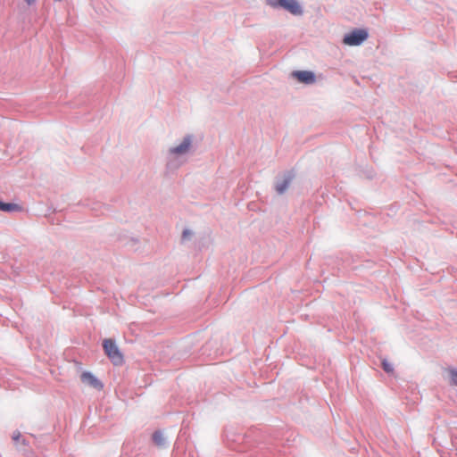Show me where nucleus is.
<instances>
[{
    "label": "nucleus",
    "mask_w": 457,
    "mask_h": 457,
    "mask_svg": "<svg viewBox=\"0 0 457 457\" xmlns=\"http://www.w3.org/2000/svg\"><path fill=\"white\" fill-rule=\"evenodd\" d=\"M105 354L114 365H120L123 362V356L119 348L112 339H105L103 343Z\"/></svg>",
    "instance_id": "1"
},
{
    "label": "nucleus",
    "mask_w": 457,
    "mask_h": 457,
    "mask_svg": "<svg viewBox=\"0 0 457 457\" xmlns=\"http://www.w3.org/2000/svg\"><path fill=\"white\" fill-rule=\"evenodd\" d=\"M368 38V32L365 29H354L345 35L343 43L347 46H359Z\"/></svg>",
    "instance_id": "2"
},
{
    "label": "nucleus",
    "mask_w": 457,
    "mask_h": 457,
    "mask_svg": "<svg viewBox=\"0 0 457 457\" xmlns=\"http://www.w3.org/2000/svg\"><path fill=\"white\" fill-rule=\"evenodd\" d=\"M277 4L287 10L294 15H299L302 13V9L295 0H278L276 4H273V5Z\"/></svg>",
    "instance_id": "3"
},
{
    "label": "nucleus",
    "mask_w": 457,
    "mask_h": 457,
    "mask_svg": "<svg viewBox=\"0 0 457 457\" xmlns=\"http://www.w3.org/2000/svg\"><path fill=\"white\" fill-rule=\"evenodd\" d=\"M80 379L85 385L89 386L95 389L101 390L104 387L102 382L88 371H84L80 376Z\"/></svg>",
    "instance_id": "4"
},
{
    "label": "nucleus",
    "mask_w": 457,
    "mask_h": 457,
    "mask_svg": "<svg viewBox=\"0 0 457 457\" xmlns=\"http://www.w3.org/2000/svg\"><path fill=\"white\" fill-rule=\"evenodd\" d=\"M293 77L298 81L305 84H312L315 81V76L312 71H294Z\"/></svg>",
    "instance_id": "5"
},
{
    "label": "nucleus",
    "mask_w": 457,
    "mask_h": 457,
    "mask_svg": "<svg viewBox=\"0 0 457 457\" xmlns=\"http://www.w3.org/2000/svg\"><path fill=\"white\" fill-rule=\"evenodd\" d=\"M190 145H191L190 138L186 137V138H184V140L182 141V143L179 145L171 148L170 153L175 154H185L189 150Z\"/></svg>",
    "instance_id": "6"
},
{
    "label": "nucleus",
    "mask_w": 457,
    "mask_h": 457,
    "mask_svg": "<svg viewBox=\"0 0 457 457\" xmlns=\"http://www.w3.org/2000/svg\"><path fill=\"white\" fill-rule=\"evenodd\" d=\"M292 179H293V175H289L281 183H278L276 186V190L278 191V194H283L287 190V188L288 187V186L291 183Z\"/></svg>",
    "instance_id": "7"
},
{
    "label": "nucleus",
    "mask_w": 457,
    "mask_h": 457,
    "mask_svg": "<svg viewBox=\"0 0 457 457\" xmlns=\"http://www.w3.org/2000/svg\"><path fill=\"white\" fill-rule=\"evenodd\" d=\"M0 210L4 212L20 211L21 207L16 204H5L0 201Z\"/></svg>",
    "instance_id": "8"
},
{
    "label": "nucleus",
    "mask_w": 457,
    "mask_h": 457,
    "mask_svg": "<svg viewBox=\"0 0 457 457\" xmlns=\"http://www.w3.org/2000/svg\"><path fill=\"white\" fill-rule=\"evenodd\" d=\"M153 440L158 446H162L164 444V436L161 431H156L153 434Z\"/></svg>",
    "instance_id": "9"
},
{
    "label": "nucleus",
    "mask_w": 457,
    "mask_h": 457,
    "mask_svg": "<svg viewBox=\"0 0 457 457\" xmlns=\"http://www.w3.org/2000/svg\"><path fill=\"white\" fill-rule=\"evenodd\" d=\"M447 372L450 377V384L453 385V386H457V370L448 369Z\"/></svg>",
    "instance_id": "10"
},
{
    "label": "nucleus",
    "mask_w": 457,
    "mask_h": 457,
    "mask_svg": "<svg viewBox=\"0 0 457 457\" xmlns=\"http://www.w3.org/2000/svg\"><path fill=\"white\" fill-rule=\"evenodd\" d=\"M382 368L386 373H393L394 367L393 365L388 362L386 360L382 361Z\"/></svg>",
    "instance_id": "11"
},
{
    "label": "nucleus",
    "mask_w": 457,
    "mask_h": 457,
    "mask_svg": "<svg viewBox=\"0 0 457 457\" xmlns=\"http://www.w3.org/2000/svg\"><path fill=\"white\" fill-rule=\"evenodd\" d=\"M25 2H26L29 5H31V4H35L36 0H25Z\"/></svg>",
    "instance_id": "12"
},
{
    "label": "nucleus",
    "mask_w": 457,
    "mask_h": 457,
    "mask_svg": "<svg viewBox=\"0 0 457 457\" xmlns=\"http://www.w3.org/2000/svg\"><path fill=\"white\" fill-rule=\"evenodd\" d=\"M188 234H189V233H188V231H187V230H185V231L183 232V237H187L188 236Z\"/></svg>",
    "instance_id": "13"
}]
</instances>
